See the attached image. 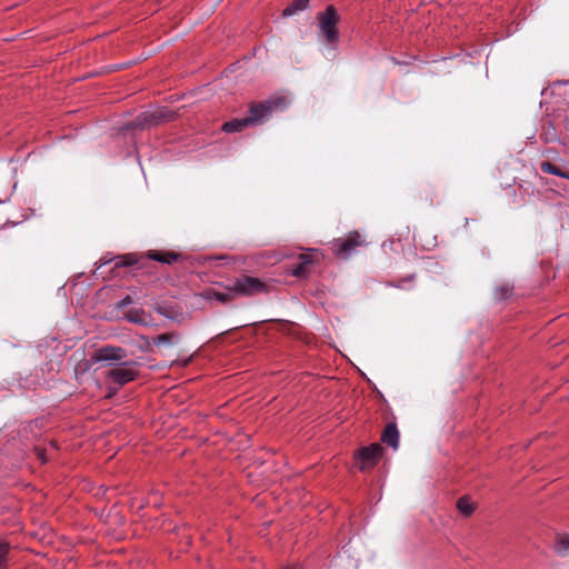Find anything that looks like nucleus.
Returning <instances> with one entry per match:
<instances>
[{
  "mask_svg": "<svg viewBox=\"0 0 569 569\" xmlns=\"http://www.w3.org/2000/svg\"><path fill=\"white\" fill-rule=\"evenodd\" d=\"M339 20L340 16L332 4L317 13L318 37L331 49H337L339 43Z\"/></svg>",
  "mask_w": 569,
  "mask_h": 569,
  "instance_id": "f257e3e1",
  "label": "nucleus"
},
{
  "mask_svg": "<svg viewBox=\"0 0 569 569\" xmlns=\"http://www.w3.org/2000/svg\"><path fill=\"white\" fill-rule=\"evenodd\" d=\"M288 102L284 97H274L268 100L252 103L248 110V121L250 126L262 124L273 112L286 109Z\"/></svg>",
  "mask_w": 569,
  "mask_h": 569,
  "instance_id": "f03ea898",
  "label": "nucleus"
},
{
  "mask_svg": "<svg viewBox=\"0 0 569 569\" xmlns=\"http://www.w3.org/2000/svg\"><path fill=\"white\" fill-rule=\"evenodd\" d=\"M363 246H366V240L358 231H351L345 237L333 239L330 242L333 254L343 259H348Z\"/></svg>",
  "mask_w": 569,
  "mask_h": 569,
  "instance_id": "7ed1b4c3",
  "label": "nucleus"
},
{
  "mask_svg": "<svg viewBox=\"0 0 569 569\" xmlns=\"http://www.w3.org/2000/svg\"><path fill=\"white\" fill-rule=\"evenodd\" d=\"M174 118V111L168 109L167 107H160L153 110L143 111L138 114L132 122V127L141 129L156 127L162 122L171 121Z\"/></svg>",
  "mask_w": 569,
  "mask_h": 569,
  "instance_id": "20e7f679",
  "label": "nucleus"
},
{
  "mask_svg": "<svg viewBox=\"0 0 569 569\" xmlns=\"http://www.w3.org/2000/svg\"><path fill=\"white\" fill-rule=\"evenodd\" d=\"M231 286L236 298L252 297L268 291V284L264 281L251 276L236 278Z\"/></svg>",
  "mask_w": 569,
  "mask_h": 569,
  "instance_id": "39448f33",
  "label": "nucleus"
},
{
  "mask_svg": "<svg viewBox=\"0 0 569 569\" xmlns=\"http://www.w3.org/2000/svg\"><path fill=\"white\" fill-rule=\"evenodd\" d=\"M134 366H137L136 361L122 362L119 367L107 371L106 378L112 380L119 386L129 383L133 381L139 375Z\"/></svg>",
  "mask_w": 569,
  "mask_h": 569,
  "instance_id": "423d86ee",
  "label": "nucleus"
},
{
  "mask_svg": "<svg viewBox=\"0 0 569 569\" xmlns=\"http://www.w3.org/2000/svg\"><path fill=\"white\" fill-rule=\"evenodd\" d=\"M128 353L126 349L117 346H106L97 350L96 361L104 362L109 366L121 365L126 362Z\"/></svg>",
  "mask_w": 569,
  "mask_h": 569,
  "instance_id": "0eeeda50",
  "label": "nucleus"
},
{
  "mask_svg": "<svg viewBox=\"0 0 569 569\" xmlns=\"http://www.w3.org/2000/svg\"><path fill=\"white\" fill-rule=\"evenodd\" d=\"M382 455V447L379 443H371L360 449L357 453V458L361 462V470L373 468Z\"/></svg>",
  "mask_w": 569,
  "mask_h": 569,
  "instance_id": "6e6552de",
  "label": "nucleus"
},
{
  "mask_svg": "<svg viewBox=\"0 0 569 569\" xmlns=\"http://www.w3.org/2000/svg\"><path fill=\"white\" fill-rule=\"evenodd\" d=\"M123 318L126 320H128L129 322H131V323H136V325L143 326V327H147V326L151 325V322H152L151 315L148 313L142 308H131V309H129L124 313Z\"/></svg>",
  "mask_w": 569,
  "mask_h": 569,
  "instance_id": "1a4fd4ad",
  "label": "nucleus"
},
{
  "mask_svg": "<svg viewBox=\"0 0 569 569\" xmlns=\"http://www.w3.org/2000/svg\"><path fill=\"white\" fill-rule=\"evenodd\" d=\"M381 441L386 443L387 446L391 447L393 450H397L399 447V430L397 428V425L393 422H390L386 426L382 436Z\"/></svg>",
  "mask_w": 569,
  "mask_h": 569,
  "instance_id": "9d476101",
  "label": "nucleus"
},
{
  "mask_svg": "<svg viewBox=\"0 0 569 569\" xmlns=\"http://www.w3.org/2000/svg\"><path fill=\"white\" fill-rule=\"evenodd\" d=\"M206 298L209 299V300H217L221 303H228L230 301H232L236 296L233 293V290H232V286H228L226 287V289L223 291H218V290H214V289H210L206 292Z\"/></svg>",
  "mask_w": 569,
  "mask_h": 569,
  "instance_id": "9b49d317",
  "label": "nucleus"
},
{
  "mask_svg": "<svg viewBox=\"0 0 569 569\" xmlns=\"http://www.w3.org/2000/svg\"><path fill=\"white\" fill-rule=\"evenodd\" d=\"M148 258L164 264H171L178 261L180 256L173 251H149Z\"/></svg>",
  "mask_w": 569,
  "mask_h": 569,
  "instance_id": "f8f14e48",
  "label": "nucleus"
},
{
  "mask_svg": "<svg viewBox=\"0 0 569 569\" xmlns=\"http://www.w3.org/2000/svg\"><path fill=\"white\" fill-rule=\"evenodd\" d=\"M312 263L310 253H301L299 256V262L291 268V273L295 277H302L308 272L309 266Z\"/></svg>",
  "mask_w": 569,
  "mask_h": 569,
  "instance_id": "ddd939ff",
  "label": "nucleus"
},
{
  "mask_svg": "<svg viewBox=\"0 0 569 569\" xmlns=\"http://www.w3.org/2000/svg\"><path fill=\"white\" fill-rule=\"evenodd\" d=\"M247 127H251V126L248 121V118L244 117V118H240V119H232L230 121L224 122L222 124V130L227 133H234V132L241 131L242 129H244Z\"/></svg>",
  "mask_w": 569,
  "mask_h": 569,
  "instance_id": "4468645a",
  "label": "nucleus"
},
{
  "mask_svg": "<svg viewBox=\"0 0 569 569\" xmlns=\"http://www.w3.org/2000/svg\"><path fill=\"white\" fill-rule=\"evenodd\" d=\"M555 551L562 557L569 556V535H557L555 541Z\"/></svg>",
  "mask_w": 569,
  "mask_h": 569,
  "instance_id": "2eb2a0df",
  "label": "nucleus"
},
{
  "mask_svg": "<svg viewBox=\"0 0 569 569\" xmlns=\"http://www.w3.org/2000/svg\"><path fill=\"white\" fill-rule=\"evenodd\" d=\"M540 169L545 173L558 176V177H561V178H565V179L569 180V172L568 171L561 170L558 166H556V164H553V163H551L549 161H542L540 163Z\"/></svg>",
  "mask_w": 569,
  "mask_h": 569,
  "instance_id": "dca6fc26",
  "label": "nucleus"
},
{
  "mask_svg": "<svg viewBox=\"0 0 569 569\" xmlns=\"http://www.w3.org/2000/svg\"><path fill=\"white\" fill-rule=\"evenodd\" d=\"M309 0H295L282 12L284 17L293 16L308 8Z\"/></svg>",
  "mask_w": 569,
  "mask_h": 569,
  "instance_id": "f3484780",
  "label": "nucleus"
},
{
  "mask_svg": "<svg viewBox=\"0 0 569 569\" xmlns=\"http://www.w3.org/2000/svg\"><path fill=\"white\" fill-rule=\"evenodd\" d=\"M457 508L462 515L467 517L475 511L473 503L469 500L468 497H461L457 502Z\"/></svg>",
  "mask_w": 569,
  "mask_h": 569,
  "instance_id": "a211bd4d",
  "label": "nucleus"
},
{
  "mask_svg": "<svg viewBox=\"0 0 569 569\" xmlns=\"http://www.w3.org/2000/svg\"><path fill=\"white\" fill-rule=\"evenodd\" d=\"M113 260L116 267H129L137 263V259L132 254L117 256Z\"/></svg>",
  "mask_w": 569,
  "mask_h": 569,
  "instance_id": "6ab92c4d",
  "label": "nucleus"
},
{
  "mask_svg": "<svg viewBox=\"0 0 569 569\" xmlns=\"http://www.w3.org/2000/svg\"><path fill=\"white\" fill-rule=\"evenodd\" d=\"M512 293V287L509 284H502L495 289V297L498 300H505Z\"/></svg>",
  "mask_w": 569,
  "mask_h": 569,
  "instance_id": "aec40b11",
  "label": "nucleus"
},
{
  "mask_svg": "<svg viewBox=\"0 0 569 569\" xmlns=\"http://www.w3.org/2000/svg\"><path fill=\"white\" fill-rule=\"evenodd\" d=\"M10 550V546L7 542H0V568L7 566V557Z\"/></svg>",
  "mask_w": 569,
  "mask_h": 569,
  "instance_id": "412c9836",
  "label": "nucleus"
},
{
  "mask_svg": "<svg viewBox=\"0 0 569 569\" xmlns=\"http://www.w3.org/2000/svg\"><path fill=\"white\" fill-rule=\"evenodd\" d=\"M415 280V274L408 276L397 281L387 282V287L403 289L406 282H412Z\"/></svg>",
  "mask_w": 569,
  "mask_h": 569,
  "instance_id": "4be33fe9",
  "label": "nucleus"
},
{
  "mask_svg": "<svg viewBox=\"0 0 569 569\" xmlns=\"http://www.w3.org/2000/svg\"><path fill=\"white\" fill-rule=\"evenodd\" d=\"M132 303V298L131 296L127 295L126 297H123L122 299H120L118 302H117V307L119 309H123L124 307L129 306Z\"/></svg>",
  "mask_w": 569,
  "mask_h": 569,
  "instance_id": "5701e85b",
  "label": "nucleus"
},
{
  "mask_svg": "<svg viewBox=\"0 0 569 569\" xmlns=\"http://www.w3.org/2000/svg\"><path fill=\"white\" fill-rule=\"evenodd\" d=\"M34 451H36L37 458L41 461V463H46L48 461L44 449L36 448Z\"/></svg>",
  "mask_w": 569,
  "mask_h": 569,
  "instance_id": "b1692460",
  "label": "nucleus"
},
{
  "mask_svg": "<svg viewBox=\"0 0 569 569\" xmlns=\"http://www.w3.org/2000/svg\"><path fill=\"white\" fill-rule=\"evenodd\" d=\"M170 342V337L168 335H160L158 336L156 339H154V343L156 345H160V343H169Z\"/></svg>",
  "mask_w": 569,
  "mask_h": 569,
  "instance_id": "393cba45",
  "label": "nucleus"
},
{
  "mask_svg": "<svg viewBox=\"0 0 569 569\" xmlns=\"http://www.w3.org/2000/svg\"><path fill=\"white\" fill-rule=\"evenodd\" d=\"M111 260H112V259H103V258H102V259H100V264H99V267H98V268H100V267H102V266H104V264L109 263Z\"/></svg>",
  "mask_w": 569,
  "mask_h": 569,
  "instance_id": "a878e982",
  "label": "nucleus"
},
{
  "mask_svg": "<svg viewBox=\"0 0 569 569\" xmlns=\"http://www.w3.org/2000/svg\"><path fill=\"white\" fill-rule=\"evenodd\" d=\"M286 569H300L299 567L295 566V567H288Z\"/></svg>",
  "mask_w": 569,
  "mask_h": 569,
  "instance_id": "bb28decb",
  "label": "nucleus"
}]
</instances>
